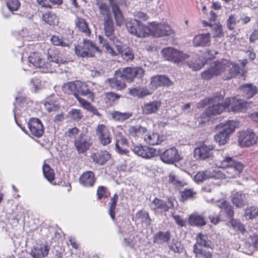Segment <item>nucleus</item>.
I'll use <instances>...</instances> for the list:
<instances>
[{
    "label": "nucleus",
    "mask_w": 258,
    "mask_h": 258,
    "mask_svg": "<svg viewBox=\"0 0 258 258\" xmlns=\"http://www.w3.org/2000/svg\"><path fill=\"white\" fill-rule=\"evenodd\" d=\"M110 4L102 3L99 6L100 13L103 18L105 35L113 44L118 39L114 35V27L110 8L114 16L117 26H120L123 23V16L120 9L119 6L124 2L123 0H109Z\"/></svg>",
    "instance_id": "nucleus-1"
},
{
    "label": "nucleus",
    "mask_w": 258,
    "mask_h": 258,
    "mask_svg": "<svg viewBox=\"0 0 258 258\" xmlns=\"http://www.w3.org/2000/svg\"><path fill=\"white\" fill-rule=\"evenodd\" d=\"M219 153L220 155H218L216 159L215 164L219 168L225 169V173L221 172L223 174L222 178H233L239 176L243 169V164L227 156L223 151H220Z\"/></svg>",
    "instance_id": "nucleus-2"
},
{
    "label": "nucleus",
    "mask_w": 258,
    "mask_h": 258,
    "mask_svg": "<svg viewBox=\"0 0 258 258\" xmlns=\"http://www.w3.org/2000/svg\"><path fill=\"white\" fill-rule=\"evenodd\" d=\"M228 59H222L220 61H214L210 64V67L201 73V77L204 80H208L215 76L224 73V79H230L235 74L233 66Z\"/></svg>",
    "instance_id": "nucleus-3"
},
{
    "label": "nucleus",
    "mask_w": 258,
    "mask_h": 258,
    "mask_svg": "<svg viewBox=\"0 0 258 258\" xmlns=\"http://www.w3.org/2000/svg\"><path fill=\"white\" fill-rule=\"evenodd\" d=\"M98 38L100 43L103 45L106 51L112 56H115L120 53L121 54L123 59L126 61H131L134 59V53L133 50L128 47L123 48V44L120 41L116 40V42L113 44L116 48V52L113 50V48L103 37L99 35Z\"/></svg>",
    "instance_id": "nucleus-4"
},
{
    "label": "nucleus",
    "mask_w": 258,
    "mask_h": 258,
    "mask_svg": "<svg viewBox=\"0 0 258 258\" xmlns=\"http://www.w3.org/2000/svg\"><path fill=\"white\" fill-rule=\"evenodd\" d=\"M75 53L82 57L93 56L96 52H100V50L95 44L89 40H84L82 44L76 46Z\"/></svg>",
    "instance_id": "nucleus-5"
},
{
    "label": "nucleus",
    "mask_w": 258,
    "mask_h": 258,
    "mask_svg": "<svg viewBox=\"0 0 258 258\" xmlns=\"http://www.w3.org/2000/svg\"><path fill=\"white\" fill-rule=\"evenodd\" d=\"M47 59L48 61L46 62H45L43 60V66L40 68H45L46 72H55L59 64H65L67 62L65 58L60 57L58 54H51L49 51L48 52Z\"/></svg>",
    "instance_id": "nucleus-6"
},
{
    "label": "nucleus",
    "mask_w": 258,
    "mask_h": 258,
    "mask_svg": "<svg viewBox=\"0 0 258 258\" xmlns=\"http://www.w3.org/2000/svg\"><path fill=\"white\" fill-rule=\"evenodd\" d=\"M174 201L175 199L173 197L168 198L167 202L155 198L151 202L149 206L151 209L155 212L158 211L161 212H166L169 209L173 208Z\"/></svg>",
    "instance_id": "nucleus-7"
},
{
    "label": "nucleus",
    "mask_w": 258,
    "mask_h": 258,
    "mask_svg": "<svg viewBox=\"0 0 258 258\" xmlns=\"http://www.w3.org/2000/svg\"><path fill=\"white\" fill-rule=\"evenodd\" d=\"M149 30V34L157 37L169 35L173 33L170 26L165 23L152 22L150 25Z\"/></svg>",
    "instance_id": "nucleus-8"
},
{
    "label": "nucleus",
    "mask_w": 258,
    "mask_h": 258,
    "mask_svg": "<svg viewBox=\"0 0 258 258\" xmlns=\"http://www.w3.org/2000/svg\"><path fill=\"white\" fill-rule=\"evenodd\" d=\"M162 53L165 59L175 63H178L187 57L186 54L172 47L164 48Z\"/></svg>",
    "instance_id": "nucleus-9"
},
{
    "label": "nucleus",
    "mask_w": 258,
    "mask_h": 258,
    "mask_svg": "<svg viewBox=\"0 0 258 258\" xmlns=\"http://www.w3.org/2000/svg\"><path fill=\"white\" fill-rule=\"evenodd\" d=\"M74 144L77 151L83 153L92 145V138L86 134H81L75 140Z\"/></svg>",
    "instance_id": "nucleus-10"
},
{
    "label": "nucleus",
    "mask_w": 258,
    "mask_h": 258,
    "mask_svg": "<svg viewBox=\"0 0 258 258\" xmlns=\"http://www.w3.org/2000/svg\"><path fill=\"white\" fill-rule=\"evenodd\" d=\"M161 160L164 163L172 164L181 159L178 150L174 147L166 150L160 155Z\"/></svg>",
    "instance_id": "nucleus-11"
},
{
    "label": "nucleus",
    "mask_w": 258,
    "mask_h": 258,
    "mask_svg": "<svg viewBox=\"0 0 258 258\" xmlns=\"http://www.w3.org/2000/svg\"><path fill=\"white\" fill-rule=\"evenodd\" d=\"M227 111L242 112L245 110L249 104L247 102L238 100L235 98H229L226 100Z\"/></svg>",
    "instance_id": "nucleus-12"
},
{
    "label": "nucleus",
    "mask_w": 258,
    "mask_h": 258,
    "mask_svg": "<svg viewBox=\"0 0 258 258\" xmlns=\"http://www.w3.org/2000/svg\"><path fill=\"white\" fill-rule=\"evenodd\" d=\"M214 147L203 144L197 147L194 152V156L198 160H205L213 156Z\"/></svg>",
    "instance_id": "nucleus-13"
},
{
    "label": "nucleus",
    "mask_w": 258,
    "mask_h": 258,
    "mask_svg": "<svg viewBox=\"0 0 258 258\" xmlns=\"http://www.w3.org/2000/svg\"><path fill=\"white\" fill-rule=\"evenodd\" d=\"M144 74L145 71L141 67L124 68L121 72V75L125 80L129 82L133 81L135 78H142Z\"/></svg>",
    "instance_id": "nucleus-14"
},
{
    "label": "nucleus",
    "mask_w": 258,
    "mask_h": 258,
    "mask_svg": "<svg viewBox=\"0 0 258 258\" xmlns=\"http://www.w3.org/2000/svg\"><path fill=\"white\" fill-rule=\"evenodd\" d=\"M96 134L102 145L106 146L111 143L112 140L111 133L105 125L101 124L97 125Z\"/></svg>",
    "instance_id": "nucleus-15"
},
{
    "label": "nucleus",
    "mask_w": 258,
    "mask_h": 258,
    "mask_svg": "<svg viewBox=\"0 0 258 258\" xmlns=\"http://www.w3.org/2000/svg\"><path fill=\"white\" fill-rule=\"evenodd\" d=\"M257 141L255 134L252 131H246L240 133L238 142L241 147H249L255 144Z\"/></svg>",
    "instance_id": "nucleus-16"
},
{
    "label": "nucleus",
    "mask_w": 258,
    "mask_h": 258,
    "mask_svg": "<svg viewBox=\"0 0 258 258\" xmlns=\"http://www.w3.org/2000/svg\"><path fill=\"white\" fill-rule=\"evenodd\" d=\"M216 97L218 98L216 102L214 103V101L213 103L210 102V106L205 110V114L207 116L216 115L220 114L224 110H227L226 101L224 104H223L220 103L221 98L217 96Z\"/></svg>",
    "instance_id": "nucleus-17"
},
{
    "label": "nucleus",
    "mask_w": 258,
    "mask_h": 258,
    "mask_svg": "<svg viewBox=\"0 0 258 258\" xmlns=\"http://www.w3.org/2000/svg\"><path fill=\"white\" fill-rule=\"evenodd\" d=\"M32 135L39 138L44 133V127L41 121L37 118H32L28 123Z\"/></svg>",
    "instance_id": "nucleus-18"
},
{
    "label": "nucleus",
    "mask_w": 258,
    "mask_h": 258,
    "mask_svg": "<svg viewBox=\"0 0 258 258\" xmlns=\"http://www.w3.org/2000/svg\"><path fill=\"white\" fill-rule=\"evenodd\" d=\"M132 150L139 156L143 158L150 159L156 155V150L152 148L142 145L134 146Z\"/></svg>",
    "instance_id": "nucleus-19"
},
{
    "label": "nucleus",
    "mask_w": 258,
    "mask_h": 258,
    "mask_svg": "<svg viewBox=\"0 0 258 258\" xmlns=\"http://www.w3.org/2000/svg\"><path fill=\"white\" fill-rule=\"evenodd\" d=\"M125 79L120 71H116L114 77L108 80L109 85L113 89L121 90L125 87Z\"/></svg>",
    "instance_id": "nucleus-20"
},
{
    "label": "nucleus",
    "mask_w": 258,
    "mask_h": 258,
    "mask_svg": "<svg viewBox=\"0 0 258 258\" xmlns=\"http://www.w3.org/2000/svg\"><path fill=\"white\" fill-rule=\"evenodd\" d=\"M223 174L221 171L213 170L211 172L209 170H206L203 172H199L195 176V180L197 182H202L203 180L210 178H222Z\"/></svg>",
    "instance_id": "nucleus-21"
},
{
    "label": "nucleus",
    "mask_w": 258,
    "mask_h": 258,
    "mask_svg": "<svg viewBox=\"0 0 258 258\" xmlns=\"http://www.w3.org/2000/svg\"><path fill=\"white\" fill-rule=\"evenodd\" d=\"M166 139L163 135L157 133H148L144 137V141L148 144L155 146L161 144Z\"/></svg>",
    "instance_id": "nucleus-22"
},
{
    "label": "nucleus",
    "mask_w": 258,
    "mask_h": 258,
    "mask_svg": "<svg viewBox=\"0 0 258 258\" xmlns=\"http://www.w3.org/2000/svg\"><path fill=\"white\" fill-rule=\"evenodd\" d=\"M126 27L128 30V32L137 37H142V36H144L145 34V30H146L145 28L144 27H141L139 31H137L136 30V28H138V20L137 19H134L131 20H128L126 23Z\"/></svg>",
    "instance_id": "nucleus-23"
},
{
    "label": "nucleus",
    "mask_w": 258,
    "mask_h": 258,
    "mask_svg": "<svg viewBox=\"0 0 258 258\" xmlns=\"http://www.w3.org/2000/svg\"><path fill=\"white\" fill-rule=\"evenodd\" d=\"M49 250V248L47 245L36 244L32 249L31 254L34 258H42L48 254Z\"/></svg>",
    "instance_id": "nucleus-24"
},
{
    "label": "nucleus",
    "mask_w": 258,
    "mask_h": 258,
    "mask_svg": "<svg viewBox=\"0 0 258 258\" xmlns=\"http://www.w3.org/2000/svg\"><path fill=\"white\" fill-rule=\"evenodd\" d=\"M76 94L87 96L91 100L94 98V93L89 89L87 84L80 81H76Z\"/></svg>",
    "instance_id": "nucleus-25"
},
{
    "label": "nucleus",
    "mask_w": 258,
    "mask_h": 258,
    "mask_svg": "<svg viewBox=\"0 0 258 258\" xmlns=\"http://www.w3.org/2000/svg\"><path fill=\"white\" fill-rule=\"evenodd\" d=\"M172 84V81L164 75H157L151 78V85L154 88L161 86H169Z\"/></svg>",
    "instance_id": "nucleus-26"
},
{
    "label": "nucleus",
    "mask_w": 258,
    "mask_h": 258,
    "mask_svg": "<svg viewBox=\"0 0 258 258\" xmlns=\"http://www.w3.org/2000/svg\"><path fill=\"white\" fill-rule=\"evenodd\" d=\"M95 180L94 174L92 171H87L84 173L79 178L80 183L85 187L93 186Z\"/></svg>",
    "instance_id": "nucleus-27"
},
{
    "label": "nucleus",
    "mask_w": 258,
    "mask_h": 258,
    "mask_svg": "<svg viewBox=\"0 0 258 258\" xmlns=\"http://www.w3.org/2000/svg\"><path fill=\"white\" fill-rule=\"evenodd\" d=\"M242 96L245 98H250L258 92V88L252 84H245L240 87Z\"/></svg>",
    "instance_id": "nucleus-28"
},
{
    "label": "nucleus",
    "mask_w": 258,
    "mask_h": 258,
    "mask_svg": "<svg viewBox=\"0 0 258 258\" xmlns=\"http://www.w3.org/2000/svg\"><path fill=\"white\" fill-rule=\"evenodd\" d=\"M161 105V102L159 101H153L145 103L142 107L143 113L145 115L155 113L160 107Z\"/></svg>",
    "instance_id": "nucleus-29"
},
{
    "label": "nucleus",
    "mask_w": 258,
    "mask_h": 258,
    "mask_svg": "<svg viewBox=\"0 0 258 258\" xmlns=\"http://www.w3.org/2000/svg\"><path fill=\"white\" fill-rule=\"evenodd\" d=\"M210 34L209 33L200 34L195 36L193 44L195 46H207L210 44Z\"/></svg>",
    "instance_id": "nucleus-30"
},
{
    "label": "nucleus",
    "mask_w": 258,
    "mask_h": 258,
    "mask_svg": "<svg viewBox=\"0 0 258 258\" xmlns=\"http://www.w3.org/2000/svg\"><path fill=\"white\" fill-rule=\"evenodd\" d=\"M231 202L237 208H242L247 203L246 195L242 192L234 193L231 197Z\"/></svg>",
    "instance_id": "nucleus-31"
},
{
    "label": "nucleus",
    "mask_w": 258,
    "mask_h": 258,
    "mask_svg": "<svg viewBox=\"0 0 258 258\" xmlns=\"http://www.w3.org/2000/svg\"><path fill=\"white\" fill-rule=\"evenodd\" d=\"M91 157L94 162L100 165H103L110 158V155L106 151H101L92 154Z\"/></svg>",
    "instance_id": "nucleus-32"
},
{
    "label": "nucleus",
    "mask_w": 258,
    "mask_h": 258,
    "mask_svg": "<svg viewBox=\"0 0 258 258\" xmlns=\"http://www.w3.org/2000/svg\"><path fill=\"white\" fill-rule=\"evenodd\" d=\"M228 61L234 66L233 69L234 72H236L235 74L233 76L234 77L236 76L237 75H240L241 76H244L246 72V70L245 69V66L247 63V60L246 59H243L242 60H239V61L240 63V65L238 64H236L230 60H228ZM230 66H232L231 65Z\"/></svg>",
    "instance_id": "nucleus-33"
},
{
    "label": "nucleus",
    "mask_w": 258,
    "mask_h": 258,
    "mask_svg": "<svg viewBox=\"0 0 258 258\" xmlns=\"http://www.w3.org/2000/svg\"><path fill=\"white\" fill-rule=\"evenodd\" d=\"M188 223L191 226H202L206 223L204 217L197 213L192 214L188 218Z\"/></svg>",
    "instance_id": "nucleus-34"
},
{
    "label": "nucleus",
    "mask_w": 258,
    "mask_h": 258,
    "mask_svg": "<svg viewBox=\"0 0 258 258\" xmlns=\"http://www.w3.org/2000/svg\"><path fill=\"white\" fill-rule=\"evenodd\" d=\"M28 62L32 66L40 68L43 66V59L40 53L32 52L28 57Z\"/></svg>",
    "instance_id": "nucleus-35"
},
{
    "label": "nucleus",
    "mask_w": 258,
    "mask_h": 258,
    "mask_svg": "<svg viewBox=\"0 0 258 258\" xmlns=\"http://www.w3.org/2000/svg\"><path fill=\"white\" fill-rule=\"evenodd\" d=\"M147 128L141 125L137 124L128 128V133L132 137H139L147 132Z\"/></svg>",
    "instance_id": "nucleus-36"
},
{
    "label": "nucleus",
    "mask_w": 258,
    "mask_h": 258,
    "mask_svg": "<svg viewBox=\"0 0 258 258\" xmlns=\"http://www.w3.org/2000/svg\"><path fill=\"white\" fill-rule=\"evenodd\" d=\"M129 93L134 97L139 98H143L151 93L146 88L136 87L129 90Z\"/></svg>",
    "instance_id": "nucleus-37"
},
{
    "label": "nucleus",
    "mask_w": 258,
    "mask_h": 258,
    "mask_svg": "<svg viewBox=\"0 0 258 258\" xmlns=\"http://www.w3.org/2000/svg\"><path fill=\"white\" fill-rule=\"evenodd\" d=\"M170 238L169 232H159L157 233L154 238V242L158 244H163L168 241Z\"/></svg>",
    "instance_id": "nucleus-38"
},
{
    "label": "nucleus",
    "mask_w": 258,
    "mask_h": 258,
    "mask_svg": "<svg viewBox=\"0 0 258 258\" xmlns=\"http://www.w3.org/2000/svg\"><path fill=\"white\" fill-rule=\"evenodd\" d=\"M194 252L197 258H212V253L209 250L199 248L197 244L194 245Z\"/></svg>",
    "instance_id": "nucleus-39"
},
{
    "label": "nucleus",
    "mask_w": 258,
    "mask_h": 258,
    "mask_svg": "<svg viewBox=\"0 0 258 258\" xmlns=\"http://www.w3.org/2000/svg\"><path fill=\"white\" fill-rule=\"evenodd\" d=\"M51 42L55 46L70 47L69 41L58 35H53L50 39Z\"/></svg>",
    "instance_id": "nucleus-40"
},
{
    "label": "nucleus",
    "mask_w": 258,
    "mask_h": 258,
    "mask_svg": "<svg viewBox=\"0 0 258 258\" xmlns=\"http://www.w3.org/2000/svg\"><path fill=\"white\" fill-rule=\"evenodd\" d=\"M169 250L174 253H180L183 251V247L181 243L176 239H172L168 244Z\"/></svg>",
    "instance_id": "nucleus-41"
},
{
    "label": "nucleus",
    "mask_w": 258,
    "mask_h": 258,
    "mask_svg": "<svg viewBox=\"0 0 258 258\" xmlns=\"http://www.w3.org/2000/svg\"><path fill=\"white\" fill-rule=\"evenodd\" d=\"M76 24L79 30L85 35L89 36L90 34V30L88 28L87 22L84 19L77 18L76 21Z\"/></svg>",
    "instance_id": "nucleus-42"
},
{
    "label": "nucleus",
    "mask_w": 258,
    "mask_h": 258,
    "mask_svg": "<svg viewBox=\"0 0 258 258\" xmlns=\"http://www.w3.org/2000/svg\"><path fill=\"white\" fill-rule=\"evenodd\" d=\"M221 124L223 128L222 131L230 135L234 131L237 123L235 121L228 120L225 123H221Z\"/></svg>",
    "instance_id": "nucleus-43"
},
{
    "label": "nucleus",
    "mask_w": 258,
    "mask_h": 258,
    "mask_svg": "<svg viewBox=\"0 0 258 258\" xmlns=\"http://www.w3.org/2000/svg\"><path fill=\"white\" fill-rule=\"evenodd\" d=\"M43 20L50 25H55L58 23V18L55 14L48 12L43 15Z\"/></svg>",
    "instance_id": "nucleus-44"
},
{
    "label": "nucleus",
    "mask_w": 258,
    "mask_h": 258,
    "mask_svg": "<svg viewBox=\"0 0 258 258\" xmlns=\"http://www.w3.org/2000/svg\"><path fill=\"white\" fill-rule=\"evenodd\" d=\"M258 216V208L253 206L247 207L244 211V217L246 219H252Z\"/></svg>",
    "instance_id": "nucleus-45"
},
{
    "label": "nucleus",
    "mask_w": 258,
    "mask_h": 258,
    "mask_svg": "<svg viewBox=\"0 0 258 258\" xmlns=\"http://www.w3.org/2000/svg\"><path fill=\"white\" fill-rule=\"evenodd\" d=\"M169 182L176 186L182 187L186 185V183L183 180H180L174 172H171L169 174Z\"/></svg>",
    "instance_id": "nucleus-46"
},
{
    "label": "nucleus",
    "mask_w": 258,
    "mask_h": 258,
    "mask_svg": "<svg viewBox=\"0 0 258 258\" xmlns=\"http://www.w3.org/2000/svg\"><path fill=\"white\" fill-rule=\"evenodd\" d=\"M197 246H203L207 247H210L211 245V241L209 240L208 237L206 235L202 233H199L197 237Z\"/></svg>",
    "instance_id": "nucleus-47"
},
{
    "label": "nucleus",
    "mask_w": 258,
    "mask_h": 258,
    "mask_svg": "<svg viewBox=\"0 0 258 258\" xmlns=\"http://www.w3.org/2000/svg\"><path fill=\"white\" fill-rule=\"evenodd\" d=\"M112 118L116 121H123L132 116L130 112H121L117 111H113L111 113Z\"/></svg>",
    "instance_id": "nucleus-48"
},
{
    "label": "nucleus",
    "mask_w": 258,
    "mask_h": 258,
    "mask_svg": "<svg viewBox=\"0 0 258 258\" xmlns=\"http://www.w3.org/2000/svg\"><path fill=\"white\" fill-rule=\"evenodd\" d=\"M62 90L65 93L71 94L73 93L74 96L76 94V81L66 83L62 86Z\"/></svg>",
    "instance_id": "nucleus-49"
},
{
    "label": "nucleus",
    "mask_w": 258,
    "mask_h": 258,
    "mask_svg": "<svg viewBox=\"0 0 258 258\" xmlns=\"http://www.w3.org/2000/svg\"><path fill=\"white\" fill-rule=\"evenodd\" d=\"M136 216L137 218L140 219L142 222L145 223L147 226L150 224L151 219H150L149 213L147 212L141 210L136 213Z\"/></svg>",
    "instance_id": "nucleus-50"
},
{
    "label": "nucleus",
    "mask_w": 258,
    "mask_h": 258,
    "mask_svg": "<svg viewBox=\"0 0 258 258\" xmlns=\"http://www.w3.org/2000/svg\"><path fill=\"white\" fill-rule=\"evenodd\" d=\"M42 169L45 177L49 181H52L54 178L53 170L47 164H43Z\"/></svg>",
    "instance_id": "nucleus-51"
},
{
    "label": "nucleus",
    "mask_w": 258,
    "mask_h": 258,
    "mask_svg": "<svg viewBox=\"0 0 258 258\" xmlns=\"http://www.w3.org/2000/svg\"><path fill=\"white\" fill-rule=\"evenodd\" d=\"M117 201L118 196L115 194L113 197L111 198L109 203V215L112 220H114L115 219V210Z\"/></svg>",
    "instance_id": "nucleus-52"
},
{
    "label": "nucleus",
    "mask_w": 258,
    "mask_h": 258,
    "mask_svg": "<svg viewBox=\"0 0 258 258\" xmlns=\"http://www.w3.org/2000/svg\"><path fill=\"white\" fill-rule=\"evenodd\" d=\"M229 137V135L222 131L215 136V140L219 145H224L227 142Z\"/></svg>",
    "instance_id": "nucleus-53"
},
{
    "label": "nucleus",
    "mask_w": 258,
    "mask_h": 258,
    "mask_svg": "<svg viewBox=\"0 0 258 258\" xmlns=\"http://www.w3.org/2000/svg\"><path fill=\"white\" fill-rule=\"evenodd\" d=\"M229 224L236 231L238 230L241 232H243L245 231L244 225L237 220L232 218L229 221Z\"/></svg>",
    "instance_id": "nucleus-54"
},
{
    "label": "nucleus",
    "mask_w": 258,
    "mask_h": 258,
    "mask_svg": "<svg viewBox=\"0 0 258 258\" xmlns=\"http://www.w3.org/2000/svg\"><path fill=\"white\" fill-rule=\"evenodd\" d=\"M195 195H196V192L192 189H185L183 191H180L181 198L183 201L194 197Z\"/></svg>",
    "instance_id": "nucleus-55"
},
{
    "label": "nucleus",
    "mask_w": 258,
    "mask_h": 258,
    "mask_svg": "<svg viewBox=\"0 0 258 258\" xmlns=\"http://www.w3.org/2000/svg\"><path fill=\"white\" fill-rule=\"evenodd\" d=\"M70 116L75 120L78 121L83 116L80 110L73 109L69 112Z\"/></svg>",
    "instance_id": "nucleus-56"
},
{
    "label": "nucleus",
    "mask_w": 258,
    "mask_h": 258,
    "mask_svg": "<svg viewBox=\"0 0 258 258\" xmlns=\"http://www.w3.org/2000/svg\"><path fill=\"white\" fill-rule=\"evenodd\" d=\"M75 97L79 101L80 105L84 108L88 110H91L92 107L91 106L90 103L85 100L84 99L80 97L78 94H75Z\"/></svg>",
    "instance_id": "nucleus-57"
},
{
    "label": "nucleus",
    "mask_w": 258,
    "mask_h": 258,
    "mask_svg": "<svg viewBox=\"0 0 258 258\" xmlns=\"http://www.w3.org/2000/svg\"><path fill=\"white\" fill-rule=\"evenodd\" d=\"M7 7L11 11H17L20 6L18 0H8Z\"/></svg>",
    "instance_id": "nucleus-58"
},
{
    "label": "nucleus",
    "mask_w": 258,
    "mask_h": 258,
    "mask_svg": "<svg viewBox=\"0 0 258 258\" xmlns=\"http://www.w3.org/2000/svg\"><path fill=\"white\" fill-rule=\"evenodd\" d=\"M221 209L223 210L226 213L229 218H231L233 216L234 211L233 210V207L227 201Z\"/></svg>",
    "instance_id": "nucleus-59"
},
{
    "label": "nucleus",
    "mask_w": 258,
    "mask_h": 258,
    "mask_svg": "<svg viewBox=\"0 0 258 258\" xmlns=\"http://www.w3.org/2000/svg\"><path fill=\"white\" fill-rule=\"evenodd\" d=\"M119 96L113 92H109L105 95V99L107 103H112L115 101L119 98Z\"/></svg>",
    "instance_id": "nucleus-60"
},
{
    "label": "nucleus",
    "mask_w": 258,
    "mask_h": 258,
    "mask_svg": "<svg viewBox=\"0 0 258 258\" xmlns=\"http://www.w3.org/2000/svg\"><path fill=\"white\" fill-rule=\"evenodd\" d=\"M97 194L98 198L100 200L102 198L107 197L109 195V192L105 187L100 186L97 189Z\"/></svg>",
    "instance_id": "nucleus-61"
},
{
    "label": "nucleus",
    "mask_w": 258,
    "mask_h": 258,
    "mask_svg": "<svg viewBox=\"0 0 258 258\" xmlns=\"http://www.w3.org/2000/svg\"><path fill=\"white\" fill-rule=\"evenodd\" d=\"M236 23V19L235 17L231 15L227 20V27L229 30L234 29Z\"/></svg>",
    "instance_id": "nucleus-62"
},
{
    "label": "nucleus",
    "mask_w": 258,
    "mask_h": 258,
    "mask_svg": "<svg viewBox=\"0 0 258 258\" xmlns=\"http://www.w3.org/2000/svg\"><path fill=\"white\" fill-rule=\"evenodd\" d=\"M217 97H214L210 99H205L204 100H201L200 102L197 104V107L198 108H203L205 107L208 103L210 104V102L213 103L214 101V103L216 102Z\"/></svg>",
    "instance_id": "nucleus-63"
},
{
    "label": "nucleus",
    "mask_w": 258,
    "mask_h": 258,
    "mask_svg": "<svg viewBox=\"0 0 258 258\" xmlns=\"http://www.w3.org/2000/svg\"><path fill=\"white\" fill-rule=\"evenodd\" d=\"M45 109L48 111L51 112L55 111L59 108L57 104L52 103L51 102H47L44 104Z\"/></svg>",
    "instance_id": "nucleus-64"
}]
</instances>
